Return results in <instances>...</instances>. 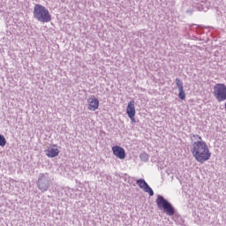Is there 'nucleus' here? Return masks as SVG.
<instances>
[{
	"label": "nucleus",
	"mask_w": 226,
	"mask_h": 226,
	"mask_svg": "<svg viewBox=\"0 0 226 226\" xmlns=\"http://www.w3.org/2000/svg\"><path fill=\"white\" fill-rule=\"evenodd\" d=\"M191 153L199 163H204L211 158V152L206 141H194L192 143Z\"/></svg>",
	"instance_id": "1"
},
{
	"label": "nucleus",
	"mask_w": 226,
	"mask_h": 226,
	"mask_svg": "<svg viewBox=\"0 0 226 226\" xmlns=\"http://www.w3.org/2000/svg\"><path fill=\"white\" fill-rule=\"evenodd\" d=\"M33 15L35 20L42 24H47L52 20V15H50L49 10L40 4L34 5Z\"/></svg>",
	"instance_id": "2"
},
{
	"label": "nucleus",
	"mask_w": 226,
	"mask_h": 226,
	"mask_svg": "<svg viewBox=\"0 0 226 226\" xmlns=\"http://www.w3.org/2000/svg\"><path fill=\"white\" fill-rule=\"evenodd\" d=\"M156 204L157 207H159V209H162V211L168 215V216H174V215H176V208L174 207V206H172V203L165 200L163 196H157Z\"/></svg>",
	"instance_id": "3"
},
{
	"label": "nucleus",
	"mask_w": 226,
	"mask_h": 226,
	"mask_svg": "<svg viewBox=\"0 0 226 226\" xmlns=\"http://www.w3.org/2000/svg\"><path fill=\"white\" fill-rule=\"evenodd\" d=\"M50 176L49 173H40L37 180V188L45 192L50 188Z\"/></svg>",
	"instance_id": "4"
},
{
	"label": "nucleus",
	"mask_w": 226,
	"mask_h": 226,
	"mask_svg": "<svg viewBox=\"0 0 226 226\" xmlns=\"http://www.w3.org/2000/svg\"><path fill=\"white\" fill-rule=\"evenodd\" d=\"M214 96L217 102H222L226 100V86L223 83H217L214 87Z\"/></svg>",
	"instance_id": "5"
},
{
	"label": "nucleus",
	"mask_w": 226,
	"mask_h": 226,
	"mask_svg": "<svg viewBox=\"0 0 226 226\" xmlns=\"http://www.w3.org/2000/svg\"><path fill=\"white\" fill-rule=\"evenodd\" d=\"M136 185H138V186L143 190L146 193H148V195L150 197H153V195H154V192L153 191V189L151 188V186H149V185L147 184V182H146L145 179L140 178L138 179L136 181Z\"/></svg>",
	"instance_id": "6"
},
{
	"label": "nucleus",
	"mask_w": 226,
	"mask_h": 226,
	"mask_svg": "<svg viewBox=\"0 0 226 226\" xmlns=\"http://www.w3.org/2000/svg\"><path fill=\"white\" fill-rule=\"evenodd\" d=\"M88 103V110H97V109L100 107V101H98V98L94 97V95H91L90 98L87 99Z\"/></svg>",
	"instance_id": "7"
},
{
	"label": "nucleus",
	"mask_w": 226,
	"mask_h": 226,
	"mask_svg": "<svg viewBox=\"0 0 226 226\" xmlns=\"http://www.w3.org/2000/svg\"><path fill=\"white\" fill-rule=\"evenodd\" d=\"M177 87L178 89V98L179 100H186V93H185V87H183V81L177 78L175 79Z\"/></svg>",
	"instance_id": "8"
},
{
	"label": "nucleus",
	"mask_w": 226,
	"mask_h": 226,
	"mask_svg": "<svg viewBox=\"0 0 226 226\" xmlns=\"http://www.w3.org/2000/svg\"><path fill=\"white\" fill-rule=\"evenodd\" d=\"M113 154L117 156V158H119V160H124L126 158V152L124 151V148L119 147V146H114L112 147Z\"/></svg>",
	"instance_id": "9"
},
{
	"label": "nucleus",
	"mask_w": 226,
	"mask_h": 226,
	"mask_svg": "<svg viewBox=\"0 0 226 226\" xmlns=\"http://www.w3.org/2000/svg\"><path fill=\"white\" fill-rule=\"evenodd\" d=\"M127 116L128 117H132L135 116L136 112H135V101H130L128 105H127Z\"/></svg>",
	"instance_id": "10"
},
{
	"label": "nucleus",
	"mask_w": 226,
	"mask_h": 226,
	"mask_svg": "<svg viewBox=\"0 0 226 226\" xmlns=\"http://www.w3.org/2000/svg\"><path fill=\"white\" fill-rule=\"evenodd\" d=\"M46 154L49 158H56L59 154V149L49 147L46 150Z\"/></svg>",
	"instance_id": "11"
},
{
	"label": "nucleus",
	"mask_w": 226,
	"mask_h": 226,
	"mask_svg": "<svg viewBox=\"0 0 226 226\" xmlns=\"http://www.w3.org/2000/svg\"><path fill=\"white\" fill-rule=\"evenodd\" d=\"M139 158H140L141 162H148L149 154H147V153H142V154H140Z\"/></svg>",
	"instance_id": "12"
},
{
	"label": "nucleus",
	"mask_w": 226,
	"mask_h": 226,
	"mask_svg": "<svg viewBox=\"0 0 226 226\" xmlns=\"http://www.w3.org/2000/svg\"><path fill=\"white\" fill-rule=\"evenodd\" d=\"M0 146L1 147H4V146H6V138L2 134H0Z\"/></svg>",
	"instance_id": "13"
},
{
	"label": "nucleus",
	"mask_w": 226,
	"mask_h": 226,
	"mask_svg": "<svg viewBox=\"0 0 226 226\" xmlns=\"http://www.w3.org/2000/svg\"><path fill=\"white\" fill-rule=\"evenodd\" d=\"M129 117L132 123H137V121L135 120V115H132V117Z\"/></svg>",
	"instance_id": "14"
},
{
	"label": "nucleus",
	"mask_w": 226,
	"mask_h": 226,
	"mask_svg": "<svg viewBox=\"0 0 226 226\" xmlns=\"http://www.w3.org/2000/svg\"><path fill=\"white\" fill-rule=\"evenodd\" d=\"M198 138H199L198 134H191V139H195V140H197Z\"/></svg>",
	"instance_id": "15"
},
{
	"label": "nucleus",
	"mask_w": 226,
	"mask_h": 226,
	"mask_svg": "<svg viewBox=\"0 0 226 226\" xmlns=\"http://www.w3.org/2000/svg\"><path fill=\"white\" fill-rule=\"evenodd\" d=\"M198 139H199V140H197V142H200V141H201V142H204V140H202V137H200V136H198Z\"/></svg>",
	"instance_id": "16"
},
{
	"label": "nucleus",
	"mask_w": 226,
	"mask_h": 226,
	"mask_svg": "<svg viewBox=\"0 0 226 226\" xmlns=\"http://www.w3.org/2000/svg\"><path fill=\"white\" fill-rule=\"evenodd\" d=\"M186 13H189V15H192V13H193V11H191V10H187V11H186Z\"/></svg>",
	"instance_id": "17"
},
{
	"label": "nucleus",
	"mask_w": 226,
	"mask_h": 226,
	"mask_svg": "<svg viewBox=\"0 0 226 226\" xmlns=\"http://www.w3.org/2000/svg\"><path fill=\"white\" fill-rule=\"evenodd\" d=\"M198 10L200 11V10H201V9H200V6H198Z\"/></svg>",
	"instance_id": "18"
}]
</instances>
